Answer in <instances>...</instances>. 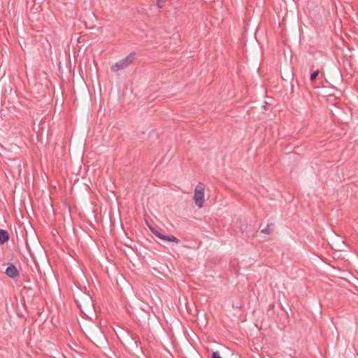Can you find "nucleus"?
Returning a JSON list of instances; mask_svg holds the SVG:
<instances>
[{"label": "nucleus", "instance_id": "nucleus-1", "mask_svg": "<svg viewBox=\"0 0 358 358\" xmlns=\"http://www.w3.org/2000/svg\"><path fill=\"white\" fill-rule=\"evenodd\" d=\"M193 199L195 205L201 208L205 202V185L202 182H199L194 188Z\"/></svg>", "mask_w": 358, "mask_h": 358}, {"label": "nucleus", "instance_id": "nucleus-2", "mask_svg": "<svg viewBox=\"0 0 358 358\" xmlns=\"http://www.w3.org/2000/svg\"><path fill=\"white\" fill-rule=\"evenodd\" d=\"M136 57L135 52H131L126 57L120 59V61L115 63L111 66V70L113 72H117L120 70L125 69L134 61Z\"/></svg>", "mask_w": 358, "mask_h": 358}, {"label": "nucleus", "instance_id": "nucleus-3", "mask_svg": "<svg viewBox=\"0 0 358 358\" xmlns=\"http://www.w3.org/2000/svg\"><path fill=\"white\" fill-rule=\"evenodd\" d=\"M78 306L82 313L84 315H87L88 313H90L93 310V302L92 299L90 296H86L83 300V304L79 303Z\"/></svg>", "mask_w": 358, "mask_h": 358}, {"label": "nucleus", "instance_id": "nucleus-4", "mask_svg": "<svg viewBox=\"0 0 358 358\" xmlns=\"http://www.w3.org/2000/svg\"><path fill=\"white\" fill-rule=\"evenodd\" d=\"M5 273L10 278H15L19 275V272L14 264H9Z\"/></svg>", "mask_w": 358, "mask_h": 358}, {"label": "nucleus", "instance_id": "nucleus-5", "mask_svg": "<svg viewBox=\"0 0 358 358\" xmlns=\"http://www.w3.org/2000/svg\"><path fill=\"white\" fill-rule=\"evenodd\" d=\"M154 234L158 237L159 239L161 240H164V241H169V242H174L176 243H178L179 242L178 239L173 236H166V235H164L159 232H154Z\"/></svg>", "mask_w": 358, "mask_h": 358}, {"label": "nucleus", "instance_id": "nucleus-6", "mask_svg": "<svg viewBox=\"0 0 358 358\" xmlns=\"http://www.w3.org/2000/svg\"><path fill=\"white\" fill-rule=\"evenodd\" d=\"M9 239L8 234L3 229H0V243L3 244Z\"/></svg>", "mask_w": 358, "mask_h": 358}, {"label": "nucleus", "instance_id": "nucleus-7", "mask_svg": "<svg viewBox=\"0 0 358 358\" xmlns=\"http://www.w3.org/2000/svg\"><path fill=\"white\" fill-rule=\"evenodd\" d=\"M166 2V0H157V5L158 8H162L165 3Z\"/></svg>", "mask_w": 358, "mask_h": 358}, {"label": "nucleus", "instance_id": "nucleus-8", "mask_svg": "<svg viewBox=\"0 0 358 358\" xmlns=\"http://www.w3.org/2000/svg\"><path fill=\"white\" fill-rule=\"evenodd\" d=\"M319 74V71H314L311 75H310V80L312 81H314L316 78L317 77Z\"/></svg>", "mask_w": 358, "mask_h": 358}, {"label": "nucleus", "instance_id": "nucleus-9", "mask_svg": "<svg viewBox=\"0 0 358 358\" xmlns=\"http://www.w3.org/2000/svg\"><path fill=\"white\" fill-rule=\"evenodd\" d=\"M261 232L265 234H270V225H267L266 228L262 229Z\"/></svg>", "mask_w": 358, "mask_h": 358}, {"label": "nucleus", "instance_id": "nucleus-10", "mask_svg": "<svg viewBox=\"0 0 358 358\" xmlns=\"http://www.w3.org/2000/svg\"><path fill=\"white\" fill-rule=\"evenodd\" d=\"M212 358H222L218 351L213 352L212 354Z\"/></svg>", "mask_w": 358, "mask_h": 358}, {"label": "nucleus", "instance_id": "nucleus-11", "mask_svg": "<svg viewBox=\"0 0 358 358\" xmlns=\"http://www.w3.org/2000/svg\"><path fill=\"white\" fill-rule=\"evenodd\" d=\"M357 356H358V352H357Z\"/></svg>", "mask_w": 358, "mask_h": 358}]
</instances>
